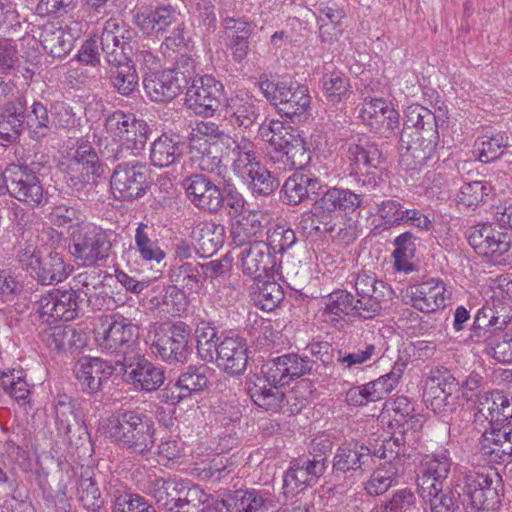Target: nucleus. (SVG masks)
<instances>
[{
	"label": "nucleus",
	"instance_id": "obj_1",
	"mask_svg": "<svg viewBox=\"0 0 512 512\" xmlns=\"http://www.w3.org/2000/svg\"><path fill=\"white\" fill-rule=\"evenodd\" d=\"M418 493L429 512H483L500 502L503 486L496 472L469 471L447 493L442 485L418 487Z\"/></svg>",
	"mask_w": 512,
	"mask_h": 512
},
{
	"label": "nucleus",
	"instance_id": "obj_2",
	"mask_svg": "<svg viewBox=\"0 0 512 512\" xmlns=\"http://www.w3.org/2000/svg\"><path fill=\"white\" fill-rule=\"evenodd\" d=\"M438 126L434 113L420 105L410 106L399 140L400 164L405 170H418L434 158Z\"/></svg>",
	"mask_w": 512,
	"mask_h": 512
},
{
	"label": "nucleus",
	"instance_id": "obj_3",
	"mask_svg": "<svg viewBox=\"0 0 512 512\" xmlns=\"http://www.w3.org/2000/svg\"><path fill=\"white\" fill-rule=\"evenodd\" d=\"M258 135L269 144L268 156L279 169H302L309 163L310 153L304 140L282 121L266 119L259 126Z\"/></svg>",
	"mask_w": 512,
	"mask_h": 512
},
{
	"label": "nucleus",
	"instance_id": "obj_4",
	"mask_svg": "<svg viewBox=\"0 0 512 512\" xmlns=\"http://www.w3.org/2000/svg\"><path fill=\"white\" fill-rule=\"evenodd\" d=\"M135 26L146 35L164 37L162 46L176 50L185 44L180 12L170 4L147 6L142 0L132 12Z\"/></svg>",
	"mask_w": 512,
	"mask_h": 512
},
{
	"label": "nucleus",
	"instance_id": "obj_5",
	"mask_svg": "<svg viewBox=\"0 0 512 512\" xmlns=\"http://www.w3.org/2000/svg\"><path fill=\"white\" fill-rule=\"evenodd\" d=\"M106 433L135 453L143 454L154 445V421L135 411H124L111 416L106 425Z\"/></svg>",
	"mask_w": 512,
	"mask_h": 512
},
{
	"label": "nucleus",
	"instance_id": "obj_6",
	"mask_svg": "<svg viewBox=\"0 0 512 512\" xmlns=\"http://www.w3.org/2000/svg\"><path fill=\"white\" fill-rule=\"evenodd\" d=\"M106 131L120 143L116 148L108 149V158L120 161L137 156L145 147L148 135L147 124L133 114L115 111L105 122Z\"/></svg>",
	"mask_w": 512,
	"mask_h": 512
},
{
	"label": "nucleus",
	"instance_id": "obj_7",
	"mask_svg": "<svg viewBox=\"0 0 512 512\" xmlns=\"http://www.w3.org/2000/svg\"><path fill=\"white\" fill-rule=\"evenodd\" d=\"M111 233L94 225L85 224L74 228L69 251L81 265L93 267L109 257Z\"/></svg>",
	"mask_w": 512,
	"mask_h": 512
},
{
	"label": "nucleus",
	"instance_id": "obj_8",
	"mask_svg": "<svg viewBox=\"0 0 512 512\" xmlns=\"http://www.w3.org/2000/svg\"><path fill=\"white\" fill-rule=\"evenodd\" d=\"M260 90L278 109L279 113L292 121L305 116L311 103L308 88L297 82L282 80L274 84L268 79L261 80Z\"/></svg>",
	"mask_w": 512,
	"mask_h": 512
},
{
	"label": "nucleus",
	"instance_id": "obj_9",
	"mask_svg": "<svg viewBox=\"0 0 512 512\" xmlns=\"http://www.w3.org/2000/svg\"><path fill=\"white\" fill-rule=\"evenodd\" d=\"M138 328L122 316L106 317L95 331L98 348L106 354L115 355L119 365L125 355H133L131 345L136 341Z\"/></svg>",
	"mask_w": 512,
	"mask_h": 512
},
{
	"label": "nucleus",
	"instance_id": "obj_10",
	"mask_svg": "<svg viewBox=\"0 0 512 512\" xmlns=\"http://www.w3.org/2000/svg\"><path fill=\"white\" fill-rule=\"evenodd\" d=\"M331 450L329 440H314L307 456L291 462L284 476V484L292 489L312 486L327 468V455Z\"/></svg>",
	"mask_w": 512,
	"mask_h": 512
},
{
	"label": "nucleus",
	"instance_id": "obj_11",
	"mask_svg": "<svg viewBox=\"0 0 512 512\" xmlns=\"http://www.w3.org/2000/svg\"><path fill=\"white\" fill-rule=\"evenodd\" d=\"M363 201V196L350 189L329 187L321 193L313 204V215L326 232L335 231V219L354 212Z\"/></svg>",
	"mask_w": 512,
	"mask_h": 512
},
{
	"label": "nucleus",
	"instance_id": "obj_12",
	"mask_svg": "<svg viewBox=\"0 0 512 512\" xmlns=\"http://www.w3.org/2000/svg\"><path fill=\"white\" fill-rule=\"evenodd\" d=\"M111 176V187L118 198L133 200L142 197L151 185L150 170L136 159L121 160Z\"/></svg>",
	"mask_w": 512,
	"mask_h": 512
},
{
	"label": "nucleus",
	"instance_id": "obj_13",
	"mask_svg": "<svg viewBox=\"0 0 512 512\" xmlns=\"http://www.w3.org/2000/svg\"><path fill=\"white\" fill-rule=\"evenodd\" d=\"M7 191L27 207L38 208L48 202L39 177L27 165L12 164L7 169Z\"/></svg>",
	"mask_w": 512,
	"mask_h": 512
},
{
	"label": "nucleus",
	"instance_id": "obj_14",
	"mask_svg": "<svg viewBox=\"0 0 512 512\" xmlns=\"http://www.w3.org/2000/svg\"><path fill=\"white\" fill-rule=\"evenodd\" d=\"M190 329L184 322H176L167 329L156 330L150 345L154 355L169 364L184 363L190 352Z\"/></svg>",
	"mask_w": 512,
	"mask_h": 512
},
{
	"label": "nucleus",
	"instance_id": "obj_15",
	"mask_svg": "<svg viewBox=\"0 0 512 512\" xmlns=\"http://www.w3.org/2000/svg\"><path fill=\"white\" fill-rule=\"evenodd\" d=\"M123 380L136 391L153 392L159 389L165 380L164 370L155 366L143 355L135 353L125 355L120 361Z\"/></svg>",
	"mask_w": 512,
	"mask_h": 512
},
{
	"label": "nucleus",
	"instance_id": "obj_16",
	"mask_svg": "<svg viewBox=\"0 0 512 512\" xmlns=\"http://www.w3.org/2000/svg\"><path fill=\"white\" fill-rule=\"evenodd\" d=\"M224 101L223 85L209 75L193 79L185 94V104L198 115L212 116Z\"/></svg>",
	"mask_w": 512,
	"mask_h": 512
},
{
	"label": "nucleus",
	"instance_id": "obj_17",
	"mask_svg": "<svg viewBox=\"0 0 512 512\" xmlns=\"http://www.w3.org/2000/svg\"><path fill=\"white\" fill-rule=\"evenodd\" d=\"M79 295L74 289H54L43 295L35 303V315L43 323H53L58 320L71 321L79 311Z\"/></svg>",
	"mask_w": 512,
	"mask_h": 512
},
{
	"label": "nucleus",
	"instance_id": "obj_18",
	"mask_svg": "<svg viewBox=\"0 0 512 512\" xmlns=\"http://www.w3.org/2000/svg\"><path fill=\"white\" fill-rule=\"evenodd\" d=\"M354 287L357 293L358 316L363 319H371L378 315L382 304L392 293L383 281L366 271L357 274Z\"/></svg>",
	"mask_w": 512,
	"mask_h": 512
},
{
	"label": "nucleus",
	"instance_id": "obj_19",
	"mask_svg": "<svg viewBox=\"0 0 512 512\" xmlns=\"http://www.w3.org/2000/svg\"><path fill=\"white\" fill-rule=\"evenodd\" d=\"M182 186L188 200L199 210L216 214L224 207L221 188L205 174L195 173L186 177Z\"/></svg>",
	"mask_w": 512,
	"mask_h": 512
},
{
	"label": "nucleus",
	"instance_id": "obj_20",
	"mask_svg": "<svg viewBox=\"0 0 512 512\" xmlns=\"http://www.w3.org/2000/svg\"><path fill=\"white\" fill-rule=\"evenodd\" d=\"M269 251L265 241H253L249 245L241 246L237 258L242 273L260 280L278 272L277 259Z\"/></svg>",
	"mask_w": 512,
	"mask_h": 512
},
{
	"label": "nucleus",
	"instance_id": "obj_21",
	"mask_svg": "<svg viewBox=\"0 0 512 512\" xmlns=\"http://www.w3.org/2000/svg\"><path fill=\"white\" fill-rule=\"evenodd\" d=\"M510 320V315H507L506 311L487 301L477 311L469 337L475 343L493 344V338L501 334Z\"/></svg>",
	"mask_w": 512,
	"mask_h": 512
},
{
	"label": "nucleus",
	"instance_id": "obj_22",
	"mask_svg": "<svg viewBox=\"0 0 512 512\" xmlns=\"http://www.w3.org/2000/svg\"><path fill=\"white\" fill-rule=\"evenodd\" d=\"M130 40L131 32L123 20L111 18L105 22L100 36V45L109 65L128 60L126 51L131 49Z\"/></svg>",
	"mask_w": 512,
	"mask_h": 512
},
{
	"label": "nucleus",
	"instance_id": "obj_23",
	"mask_svg": "<svg viewBox=\"0 0 512 512\" xmlns=\"http://www.w3.org/2000/svg\"><path fill=\"white\" fill-rule=\"evenodd\" d=\"M476 425L503 424L512 418V397L502 391L484 392L475 404Z\"/></svg>",
	"mask_w": 512,
	"mask_h": 512
},
{
	"label": "nucleus",
	"instance_id": "obj_24",
	"mask_svg": "<svg viewBox=\"0 0 512 512\" xmlns=\"http://www.w3.org/2000/svg\"><path fill=\"white\" fill-rule=\"evenodd\" d=\"M424 399L427 407L440 416H447L454 412L458 405L459 383L452 375L443 376L441 379H431L427 382Z\"/></svg>",
	"mask_w": 512,
	"mask_h": 512
},
{
	"label": "nucleus",
	"instance_id": "obj_25",
	"mask_svg": "<svg viewBox=\"0 0 512 512\" xmlns=\"http://www.w3.org/2000/svg\"><path fill=\"white\" fill-rule=\"evenodd\" d=\"M468 242L474 251L484 257L497 261L510 250L507 235L496 230L491 224L477 225L472 228Z\"/></svg>",
	"mask_w": 512,
	"mask_h": 512
},
{
	"label": "nucleus",
	"instance_id": "obj_26",
	"mask_svg": "<svg viewBox=\"0 0 512 512\" xmlns=\"http://www.w3.org/2000/svg\"><path fill=\"white\" fill-rule=\"evenodd\" d=\"M208 374L209 368L205 365L187 367L179 375L176 383L165 389L167 402L175 405L193 394L204 391L210 382Z\"/></svg>",
	"mask_w": 512,
	"mask_h": 512
},
{
	"label": "nucleus",
	"instance_id": "obj_27",
	"mask_svg": "<svg viewBox=\"0 0 512 512\" xmlns=\"http://www.w3.org/2000/svg\"><path fill=\"white\" fill-rule=\"evenodd\" d=\"M360 116L371 129L384 135L391 134L399 124V113L382 98L365 99Z\"/></svg>",
	"mask_w": 512,
	"mask_h": 512
},
{
	"label": "nucleus",
	"instance_id": "obj_28",
	"mask_svg": "<svg viewBox=\"0 0 512 512\" xmlns=\"http://www.w3.org/2000/svg\"><path fill=\"white\" fill-rule=\"evenodd\" d=\"M224 139L226 141L222 148L223 155L231 162L234 173L241 178H246V175L260 164L254 143L244 136Z\"/></svg>",
	"mask_w": 512,
	"mask_h": 512
},
{
	"label": "nucleus",
	"instance_id": "obj_29",
	"mask_svg": "<svg viewBox=\"0 0 512 512\" xmlns=\"http://www.w3.org/2000/svg\"><path fill=\"white\" fill-rule=\"evenodd\" d=\"M115 367L100 358L83 357L75 365L74 373L82 390L94 394L102 389L103 383L113 374Z\"/></svg>",
	"mask_w": 512,
	"mask_h": 512
},
{
	"label": "nucleus",
	"instance_id": "obj_30",
	"mask_svg": "<svg viewBox=\"0 0 512 512\" xmlns=\"http://www.w3.org/2000/svg\"><path fill=\"white\" fill-rule=\"evenodd\" d=\"M217 367L231 375L242 374L248 363V348L240 337H226L215 350Z\"/></svg>",
	"mask_w": 512,
	"mask_h": 512
},
{
	"label": "nucleus",
	"instance_id": "obj_31",
	"mask_svg": "<svg viewBox=\"0 0 512 512\" xmlns=\"http://www.w3.org/2000/svg\"><path fill=\"white\" fill-rule=\"evenodd\" d=\"M413 306L425 313L435 312L446 306L451 293L445 283L436 278H430L412 288Z\"/></svg>",
	"mask_w": 512,
	"mask_h": 512
},
{
	"label": "nucleus",
	"instance_id": "obj_32",
	"mask_svg": "<svg viewBox=\"0 0 512 512\" xmlns=\"http://www.w3.org/2000/svg\"><path fill=\"white\" fill-rule=\"evenodd\" d=\"M224 116L237 127L249 128L259 116L258 101L250 94L240 92L225 99Z\"/></svg>",
	"mask_w": 512,
	"mask_h": 512
},
{
	"label": "nucleus",
	"instance_id": "obj_33",
	"mask_svg": "<svg viewBox=\"0 0 512 512\" xmlns=\"http://www.w3.org/2000/svg\"><path fill=\"white\" fill-rule=\"evenodd\" d=\"M454 462L448 451L426 455L421 460L417 476L418 487L439 486L451 473Z\"/></svg>",
	"mask_w": 512,
	"mask_h": 512
},
{
	"label": "nucleus",
	"instance_id": "obj_34",
	"mask_svg": "<svg viewBox=\"0 0 512 512\" xmlns=\"http://www.w3.org/2000/svg\"><path fill=\"white\" fill-rule=\"evenodd\" d=\"M143 85L146 95L154 102L170 101L181 89L179 73L170 69L146 74Z\"/></svg>",
	"mask_w": 512,
	"mask_h": 512
},
{
	"label": "nucleus",
	"instance_id": "obj_35",
	"mask_svg": "<svg viewBox=\"0 0 512 512\" xmlns=\"http://www.w3.org/2000/svg\"><path fill=\"white\" fill-rule=\"evenodd\" d=\"M372 465V451L357 442L341 444L334 455L332 467L336 472L363 470Z\"/></svg>",
	"mask_w": 512,
	"mask_h": 512
},
{
	"label": "nucleus",
	"instance_id": "obj_36",
	"mask_svg": "<svg viewBox=\"0 0 512 512\" xmlns=\"http://www.w3.org/2000/svg\"><path fill=\"white\" fill-rule=\"evenodd\" d=\"M184 149L180 135L163 133L151 143L149 159L155 167H169L181 159Z\"/></svg>",
	"mask_w": 512,
	"mask_h": 512
},
{
	"label": "nucleus",
	"instance_id": "obj_37",
	"mask_svg": "<svg viewBox=\"0 0 512 512\" xmlns=\"http://www.w3.org/2000/svg\"><path fill=\"white\" fill-rule=\"evenodd\" d=\"M269 501L256 490L235 491L217 504L218 512H267Z\"/></svg>",
	"mask_w": 512,
	"mask_h": 512
},
{
	"label": "nucleus",
	"instance_id": "obj_38",
	"mask_svg": "<svg viewBox=\"0 0 512 512\" xmlns=\"http://www.w3.org/2000/svg\"><path fill=\"white\" fill-rule=\"evenodd\" d=\"M348 154L355 173L361 172L363 168H377L383 161L377 144L364 135L349 144Z\"/></svg>",
	"mask_w": 512,
	"mask_h": 512
},
{
	"label": "nucleus",
	"instance_id": "obj_39",
	"mask_svg": "<svg viewBox=\"0 0 512 512\" xmlns=\"http://www.w3.org/2000/svg\"><path fill=\"white\" fill-rule=\"evenodd\" d=\"M264 216L261 212L250 210L232 224L231 237L236 246L249 245L253 241H258L257 238L261 236Z\"/></svg>",
	"mask_w": 512,
	"mask_h": 512
},
{
	"label": "nucleus",
	"instance_id": "obj_40",
	"mask_svg": "<svg viewBox=\"0 0 512 512\" xmlns=\"http://www.w3.org/2000/svg\"><path fill=\"white\" fill-rule=\"evenodd\" d=\"M191 236L202 255L211 256L224 243L225 227L213 221L200 222L193 228Z\"/></svg>",
	"mask_w": 512,
	"mask_h": 512
},
{
	"label": "nucleus",
	"instance_id": "obj_41",
	"mask_svg": "<svg viewBox=\"0 0 512 512\" xmlns=\"http://www.w3.org/2000/svg\"><path fill=\"white\" fill-rule=\"evenodd\" d=\"M148 491L160 507L169 511L174 508L183 509L184 487L175 480L156 478L149 482Z\"/></svg>",
	"mask_w": 512,
	"mask_h": 512
},
{
	"label": "nucleus",
	"instance_id": "obj_42",
	"mask_svg": "<svg viewBox=\"0 0 512 512\" xmlns=\"http://www.w3.org/2000/svg\"><path fill=\"white\" fill-rule=\"evenodd\" d=\"M43 49L52 57L64 58L74 47L73 35L54 24L45 25L40 35Z\"/></svg>",
	"mask_w": 512,
	"mask_h": 512
},
{
	"label": "nucleus",
	"instance_id": "obj_43",
	"mask_svg": "<svg viewBox=\"0 0 512 512\" xmlns=\"http://www.w3.org/2000/svg\"><path fill=\"white\" fill-rule=\"evenodd\" d=\"M382 355L383 351L379 339L365 340L358 343L350 352L339 350L337 352V362L351 370L372 360L380 359Z\"/></svg>",
	"mask_w": 512,
	"mask_h": 512
},
{
	"label": "nucleus",
	"instance_id": "obj_44",
	"mask_svg": "<svg viewBox=\"0 0 512 512\" xmlns=\"http://www.w3.org/2000/svg\"><path fill=\"white\" fill-rule=\"evenodd\" d=\"M345 12L335 3H321L317 9L319 34L323 41L337 39L342 30L340 28Z\"/></svg>",
	"mask_w": 512,
	"mask_h": 512
},
{
	"label": "nucleus",
	"instance_id": "obj_45",
	"mask_svg": "<svg viewBox=\"0 0 512 512\" xmlns=\"http://www.w3.org/2000/svg\"><path fill=\"white\" fill-rule=\"evenodd\" d=\"M70 271L69 265L64 262L63 257L52 252L42 257L32 276L42 285H52L65 280Z\"/></svg>",
	"mask_w": 512,
	"mask_h": 512
},
{
	"label": "nucleus",
	"instance_id": "obj_46",
	"mask_svg": "<svg viewBox=\"0 0 512 512\" xmlns=\"http://www.w3.org/2000/svg\"><path fill=\"white\" fill-rule=\"evenodd\" d=\"M26 126L31 139L41 141L55 132V124L47 107L40 101H34L26 115Z\"/></svg>",
	"mask_w": 512,
	"mask_h": 512
},
{
	"label": "nucleus",
	"instance_id": "obj_47",
	"mask_svg": "<svg viewBox=\"0 0 512 512\" xmlns=\"http://www.w3.org/2000/svg\"><path fill=\"white\" fill-rule=\"evenodd\" d=\"M191 159L198 168L206 173L223 175L226 166L222 164L221 157L215 143H194L190 146Z\"/></svg>",
	"mask_w": 512,
	"mask_h": 512
},
{
	"label": "nucleus",
	"instance_id": "obj_48",
	"mask_svg": "<svg viewBox=\"0 0 512 512\" xmlns=\"http://www.w3.org/2000/svg\"><path fill=\"white\" fill-rule=\"evenodd\" d=\"M110 66L109 81L112 87L123 96L132 94L139 84V77L132 62L126 60Z\"/></svg>",
	"mask_w": 512,
	"mask_h": 512
},
{
	"label": "nucleus",
	"instance_id": "obj_49",
	"mask_svg": "<svg viewBox=\"0 0 512 512\" xmlns=\"http://www.w3.org/2000/svg\"><path fill=\"white\" fill-rule=\"evenodd\" d=\"M248 392L254 404L266 411L277 412L284 400V393L278 386L268 385L260 378L249 387Z\"/></svg>",
	"mask_w": 512,
	"mask_h": 512
},
{
	"label": "nucleus",
	"instance_id": "obj_50",
	"mask_svg": "<svg viewBox=\"0 0 512 512\" xmlns=\"http://www.w3.org/2000/svg\"><path fill=\"white\" fill-rule=\"evenodd\" d=\"M400 473L401 467L396 462L386 461L372 473L365 484V490L372 496L381 495L397 483Z\"/></svg>",
	"mask_w": 512,
	"mask_h": 512
},
{
	"label": "nucleus",
	"instance_id": "obj_51",
	"mask_svg": "<svg viewBox=\"0 0 512 512\" xmlns=\"http://www.w3.org/2000/svg\"><path fill=\"white\" fill-rule=\"evenodd\" d=\"M322 87L324 95L332 103H339L352 93L348 77L338 70L324 73Z\"/></svg>",
	"mask_w": 512,
	"mask_h": 512
},
{
	"label": "nucleus",
	"instance_id": "obj_52",
	"mask_svg": "<svg viewBox=\"0 0 512 512\" xmlns=\"http://www.w3.org/2000/svg\"><path fill=\"white\" fill-rule=\"evenodd\" d=\"M98 167L99 157L92 145L88 141H79L69 158L68 169L72 172L88 170V173H97Z\"/></svg>",
	"mask_w": 512,
	"mask_h": 512
},
{
	"label": "nucleus",
	"instance_id": "obj_53",
	"mask_svg": "<svg viewBox=\"0 0 512 512\" xmlns=\"http://www.w3.org/2000/svg\"><path fill=\"white\" fill-rule=\"evenodd\" d=\"M55 427L59 436L68 437L72 427L80 423L76 413L75 403L64 396L54 406Z\"/></svg>",
	"mask_w": 512,
	"mask_h": 512
},
{
	"label": "nucleus",
	"instance_id": "obj_54",
	"mask_svg": "<svg viewBox=\"0 0 512 512\" xmlns=\"http://www.w3.org/2000/svg\"><path fill=\"white\" fill-rule=\"evenodd\" d=\"M170 281L175 287L186 289L189 292L199 288L201 278L200 267L198 264L183 262L173 265L169 270Z\"/></svg>",
	"mask_w": 512,
	"mask_h": 512
},
{
	"label": "nucleus",
	"instance_id": "obj_55",
	"mask_svg": "<svg viewBox=\"0 0 512 512\" xmlns=\"http://www.w3.org/2000/svg\"><path fill=\"white\" fill-rule=\"evenodd\" d=\"M152 228L140 223L135 230V245L143 260L161 262L165 258V253L159 248L157 243L150 238Z\"/></svg>",
	"mask_w": 512,
	"mask_h": 512
},
{
	"label": "nucleus",
	"instance_id": "obj_56",
	"mask_svg": "<svg viewBox=\"0 0 512 512\" xmlns=\"http://www.w3.org/2000/svg\"><path fill=\"white\" fill-rule=\"evenodd\" d=\"M195 336L200 357L207 362L214 361L215 350L218 347L216 328L210 322L200 321L197 324Z\"/></svg>",
	"mask_w": 512,
	"mask_h": 512
},
{
	"label": "nucleus",
	"instance_id": "obj_57",
	"mask_svg": "<svg viewBox=\"0 0 512 512\" xmlns=\"http://www.w3.org/2000/svg\"><path fill=\"white\" fill-rule=\"evenodd\" d=\"M492 193V186L485 181L465 183L460 188L457 201L466 207H477L485 203Z\"/></svg>",
	"mask_w": 512,
	"mask_h": 512
},
{
	"label": "nucleus",
	"instance_id": "obj_58",
	"mask_svg": "<svg viewBox=\"0 0 512 512\" xmlns=\"http://www.w3.org/2000/svg\"><path fill=\"white\" fill-rule=\"evenodd\" d=\"M283 287L275 281H264L254 292L253 301L264 311H272L284 300Z\"/></svg>",
	"mask_w": 512,
	"mask_h": 512
},
{
	"label": "nucleus",
	"instance_id": "obj_59",
	"mask_svg": "<svg viewBox=\"0 0 512 512\" xmlns=\"http://www.w3.org/2000/svg\"><path fill=\"white\" fill-rule=\"evenodd\" d=\"M267 241L265 245L269 248V252L276 257L291 248L296 242L294 230L285 225L276 224L267 230Z\"/></svg>",
	"mask_w": 512,
	"mask_h": 512
},
{
	"label": "nucleus",
	"instance_id": "obj_60",
	"mask_svg": "<svg viewBox=\"0 0 512 512\" xmlns=\"http://www.w3.org/2000/svg\"><path fill=\"white\" fill-rule=\"evenodd\" d=\"M242 179L248 183L254 195L268 196L278 187L277 180L261 164L256 166L250 174L248 173L246 178Z\"/></svg>",
	"mask_w": 512,
	"mask_h": 512
},
{
	"label": "nucleus",
	"instance_id": "obj_61",
	"mask_svg": "<svg viewBox=\"0 0 512 512\" xmlns=\"http://www.w3.org/2000/svg\"><path fill=\"white\" fill-rule=\"evenodd\" d=\"M325 312L333 316L343 314L358 316V303L351 293L345 290H337L328 296Z\"/></svg>",
	"mask_w": 512,
	"mask_h": 512
},
{
	"label": "nucleus",
	"instance_id": "obj_62",
	"mask_svg": "<svg viewBox=\"0 0 512 512\" xmlns=\"http://www.w3.org/2000/svg\"><path fill=\"white\" fill-rule=\"evenodd\" d=\"M77 499L85 509L92 512H98L103 506L101 492L91 477H81L79 479Z\"/></svg>",
	"mask_w": 512,
	"mask_h": 512
},
{
	"label": "nucleus",
	"instance_id": "obj_63",
	"mask_svg": "<svg viewBox=\"0 0 512 512\" xmlns=\"http://www.w3.org/2000/svg\"><path fill=\"white\" fill-rule=\"evenodd\" d=\"M490 302L512 317V280L501 277L491 286Z\"/></svg>",
	"mask_w": 512,
	"mask_h": 512
},
{
	"label": "nucleus",
	"instance_id": "obj_64",
	"mask_svg": "<svg viewBox=\"0 0 512 512\" xmlns=\"http://www.w3.org/2000/svg\"><path fill=\"white\" fill-rule=\"evenodd\" d=\"M111 512H155V509L143 496L124 493L115 497Z\"/></svg>",
	"mask_w": 512,
	"mask_h": 512
}]
</instances>
